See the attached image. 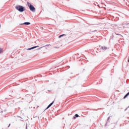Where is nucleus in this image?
Wrapping results in <instances>:
<instances>
[{
	"label": "nucleus",
	"instance_id": "3",
	"mask_svg": "<svg viewBox=\"0 0 129 129\" xmlns=\"http://www.w3.org/2000/svg\"><path fill=\"white\" fill-rule=\"evenodd\" d=\"M53 103H54V101L51 103L46 108V109H48V108H49V107H51V106H52V105H53Z\"/></svg>",
	"mask_w": 129,
	"mask_h": 129
},
{
	"label": "nucleus",
	"instance_id": "5",
	"mask_svg": "<svg viewBox=\"0 0 129 129\" xmlns=\"http://www.w3.org/2000/svg\"><path fill=\"white\" fill-rule=\"evenodd\" d=\"M31 23L30 22H25L23 24H21V25H30Z\"/></svg>",
	"mask_w": 129,
	"mask_h": 129
},
{
	"label": "nucleus",
	"instance_id": "7",
	"mask_svg": "<svg viewBox=\"0 0 129 129\" xmlns=\"http://www.w3.org/2000/svg\"><path fill=\"white\" fill-rule=\"evenodd\" d=\"M38 107H39V105H34V108H38Z\"/></svg>",
	"mask_w": 129,
	"mask_h": 129
},
{
	"label": "nucleus",
	"instance_id": "2",
	"mask_svg": "<svg viewBox=\"0 0 129 129\" xmlns=\"http://www.w3.org/2000/svg\"><path fill=\"white\" fill-rule=\"evenodd\" d=\"M27 5H28V7H29L30 11H32V12H35L36 9L35 8V7H34V6H33V5H32L29 2L27 3Z\"/></svg>",
	"mask_w": 129,
	"mask_h": 129
},
{
	"label": "nucleus",
	"instance_id": "8",
	"mask_svg": "<svg viewBox=\"0 0 129 129\" xmlns=\"http://www.w3.org/2000/svg\"><path fill=\"white\" fill-rule=\"evenodd\" d=\"M102 49L103 50H106L107 48H106V47H105V46H104V47L102 46Z\"/></svg>",
	"mask_w": 129,
	"mask_h": 129
},
{
	"label": "nucleus",
	"instance_id": "1",
	"mask_svg": "<svg viewBox=\"0 0 129 129\" xmlns=\"http://www.w3.org/2000/svg\"><path fill=\"white\" fill-rule=\"evenodd\" d=\"M16 9L17 10V11H19V12H24V11H25V10L24 9V7L22 6H17L15 7Z\"/></svg>",
	"mask_w": 129,
	"mask_h": 129
},
{
	"label": "nucleus",
	"instance_id": "11",
	"mask_svg": "<svg viewBox=\"0 0 129 129\" xmlns=\"http://www.w3.org/2000/svg\"><path fill=\"white\" fill-rule=\"evenodd\" d=\"M27 128V127L26 126V129Z\"/></svg>",
	"mask_w": 129,
	"mask_h": 129
},
{
	"label": "nucleus",
	"instance_id": "9",
	"mask_svg": "<svg viewBox=\"0 0 129 129\" xmlns=\"http://www.w3.org/2000/svg\"><path fill=\"white\" fill-rule=\"evenodd\" d=\"M63 36H66L65 34H62L58 36V38H61V37H63Z\"/></svg>",
	"mask_w": 129,
	"mask_h": 129
},
{
	"label": "nucleus",
	"instance_id": "10",
	"mask_svg": "<svg viewBox=\"0 0 129 129\" xmlns=\"http://www.w3.org/2000/svg\"><path fill=\"white\" fill-rule=\"evenodd\" d=\"M0 53H3V49L0 48Z\"/></svg>",
	"mask_w": 129,
	"mask_h": 129
},
{
	"label": "nucleus",
	"instance_id": "4",
	"mask_svg": "<svg viewBox=\"0 0 129 129\" xmlns=\"http://www.w3.org/2000/svg\"><path fill=\"white\" fill-rule=\"evenodd\" d=\"M37 47H39V46H34L33 47H31V48H28L27 50H32L33 49H35V48H37Z\"/></svg>",
	"mask_w": 129,
	"mask_h": 129
},
{
	"label": "nucleus",
	"instance_id": "6",
	"mask_svg": "<svg viewBox=\"0 0 129 129\" xmlns=\"http://www.w3.org/2000/svg\"><path fill=\"white\" fill-rule=\"evenodd\" d=\"M76 117H79V115L77 114H75V117H74V119H75Z\"/></svg>",
	"mask_w": 129,
	"mask_h": 129
}]
</instances>
